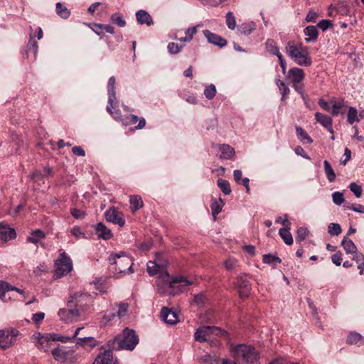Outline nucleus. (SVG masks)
Instances as JSON below:
<instances>
[{"instance_id": "338daca9", "label": "nucleus", "mask_w": 364, "mask_h": 364, "mask_svg": "<svg viewBox=\"0 0 364 364\" xmlns=\"http://www.w3.org/2000/svg\"><path fill=\"white\" fill-rule=\"evenodd\" d=\"M218 186L221 188L222 191L226 195L228 194V183L226 181L219 178L218 180Z\"/></svg>"}, {"instance_id": "ddd939ff", "label": "nucleus", "mask_w": 364, "mask_h": 364, "mask_svg": "<svg viewBox=\"0 0 364 364\" xmlns=\"http://www.w3.org/2000/svg\"><path fill=\"white\" fill-rule=\"evenodd\" d=\"M112 350L109 348L100 352L92 364H118L117 360L113 357Z\"/></svg>"}, {"instance_id": "6e6552de", "label": "nucleus", "mask_w": 364, "mask_h": 364, "mask_svg": "<svg viewBox=\"0 0 364 364\" xmlns=\"http://www.w3.org/2000/svg\"><path fill=\"white\" fill-rule=\"evenodd\" d=\"M115 77L112 76L109 77L107 83V92H108V105L107 106V112L112 115L114 118H117L118 113L114 114V105H117L116 102V92H115Z\"/></svg>"}, {"instance_id": "a19ab883", "label": "nucleus", "mask_w": 364, "mask_h": 364, "mask_svg": "<svg viewBox=\"0 0 364 364\" xmlns=\"http://www.w3.org/2000/svg\"><path fill=\"white\" fill-rule=\"evenodd\" d=\"M276 84L279 87L280 93L282 95L281 100H282V101H284L290 92L288 86L285 84L284 82L280 80L279 79H277L276 80Z\"/></svg>"}, {"instance_id": "9b49d317", "label": "nucleus", "mask_w": 364, "mask_h": 364, "mask_svg": "<svg viewBox=\"0 0 364 364\" xmlns=\"http://www.w3.org/2000/svg\"><path fill=\"white\" fill-rule=\"evenodd\" d=\"M105 217L107 222L112 223L119 227H123L125 224L123 213L114 207L109 208L107 210L105 213Z\"/></svg>"}, {"instance_id": "423d86ee", "label": "nucleus", "mask_w": 364, "mask_h": 364, "mask_svg": "<svg viewBox=\"0 0 364 364\" xmlns=\"http://www.w3.org/2000/svg\"><path fill=\"white\" fill-rule=\"evenodd\" d=\"M18 333L15 328L0 330V348L6 350L11 347L15 343Z\"/></svg>"}, {"instance_id": "f3484780", "label": "nucleus", "mask_w": 364, "mask_h": 364, "mask_svg": "<svg viewBox=\"0 0 364 364\" xmlns=\"http://www.w3.org/2000/svg\"><path fill=\"white\" fill-rule=\"evenodd\" d=\"M147 272L150 275L159 274L161 277L163 274L168 278L169 274L164 271V266L161 264L156 263L155 261H149L147 263Z\"/></svg>"}, {"instance_id": "2eb2a0df", "label": "nucleus", "mask_w": 364, "mask_h": 364, "mask_svg": "<svg viewBox=\"0 0 364 364\" xmlns=\"http://www.w3.org/2000/svg\"><path fill=\"white\" fill-rule=\"evenodd\" d=\"M73 340V338H70L69 336H58L56 334L50 335L48 336H43L41 338H38V348H43V344L45 343H48L49 341H61L62 343H68L69 341H71Z\"/></svg>"}, {"instance_id": "79ce46f5", "label": "nucleus", "mask_w": 364, "mask_h": 364, "mask_svg": "<svg viewBox=\"0 0 364 364\" xmlns=\"http://www.w3.org/2000/svg\"><path fill=\"white\" fill-rule=\"evenodd\" d=\"M265 47L267 52L272 55H276L279 52V48L273 39H267L265 43Z\"/></svg>"}, {"instance_id": "cd10ccee", "label": "nucleus", "mask_w": 364, "mask_h": 364, "mask_svg": "<svg viewBox=\"0 0 364 364\" xmlns=\"http://www.w3.org/2000/svg\"><path fill=\"white\" fill-rule=\"evenodd\" d=\"M136 20L140 24H146L151 26L153 24V20L149 14L144 10H139L136 13Z\"/></svg>"}, {"instance_id": "c03bdc74", "label": "nucleus", "mask_w": 364, "mask_h": 364, "mask_svg": "<svg viewBox=\"0 0 364 364\" xmlns=\"http://www.w3.org/2000/svg\"><path fill=\"white\" fill-rule=\"evenodd\" d=\"M348 122L349 124H353L355 122H360L358 116V111L353 107H350L348 112Z\"/></svg>"}, {"instance_id": "f257e3e1", "label": "nucleus", "mask_w": 364, "mask_h": 364, "mask_svg": "<svg viewBox=\"0 0 364 364\" xmlns=\"http://www.w3.org/2000/svg\"><path fill=\"white\" fill-rule=\"evenodd\" d=\"M138 343L139 337L135 331L127 328L114 339L109 341L107 346L109 348L116 350H132Z\"/></svg>"}, {"instance_id": "8fccbe9b", "label": "nucleus", "mask_w": 364, "mask_h": 364, "mask_svg": "<svg viewBox=\"0 0 364 364\" xmlns=\"http://www.w3.org/2000/svg\"><path fill=\"white\" fill-rule=\"evenodd\" d=\"M262 261L264 263L269 264H274L275 262L280 263L282 262L280 258L271 254L264 255Z\"/></svg>"}, {"instance_id": "473e14b6", "label": "nucleus", "mask_w": 364, "mask_h": 364, "mask_svg": "<svg viewBox=\"0 0 364 364\" xmlns=\"http://www.w3.org/2000/svg\"><path fill=\"white\" fill-rule=\"evenodd\" d=\"M130 202V208L131 210L134 213L136 210L141 208L144 205L143 200L141 199V197L138 195H133L130 196L129 199Z\"/></svg>"}, {"instance_id": "72a5a7b5", "label": "nucleus", "mask_w": 364, "mask_h": 364, "mask_svg": "<svg viewBox=\"0 0 364 364\" xmlns=\"http://www.w3.org/2000/svg\"><path fill=\"white\" fill-rule=\"evenodd\" d=\"M45 237V232L39 229H36L31 232V235L27 237V241L31 243L37 244L41 239Z\"/></svg>"}, {"instance_id": "0eeeda50", "label": "nucleus", "mask_w": 364, "mask_h": 364, "mask_svg": "<svg viewBox=\"0 0 364 364\" xmlns=\"http://www.w3.org/2000/svg\"><path fill=\"white\" fill-rule=\"evenodd\" d=\"M51 353L58 362L74 364L77 361V355L73 350H65L63 348H57L52 350Z\"/></svg>"}, {"instance_id": "39448f33", "label": "nucleus", "mask_w": 364, "mask_h": 364, "mask_svg": "<svg viewBox=\"0 0 364 364\" xmlns=\"http://www.w3.org/2000/svg\"><path fill=\"white\" fill-rule=\"evenodd\" d=\"M54 277L58 279L67 275L73 270V262L71 259L65 252L60 254V257L55 262Z\"/></svg>"}, {"instance_id": "6ab92c4d", "label": "nucleus", "mask_w": 364, "mask_h": 364, "mask_svg": "<svg viewBox=\"0 0 364 364\" xmlns=\"http://www.w3.org/2000/svg\"><path fill=\"white\" fill-rule=\"evenodd\" d=\"M169 284L171 288H177L180 291H183L186 287L192 284V282L184 277H176L170 281Z\"/></svg>"}, {"instance_id": "a878e982", "label": "nucleus", "mask_w": 364, "mask_h": 364, "mask_svg": "<svg viewBox=\"0 0 364 364\" xmlns=\"http://www.w3.org/2000/svg\"><path fill=\"white\" fill-rule=\"evenodd\" d=\"M304 33L306 36L305 41L306 43H311L315 41L318 35V30L314 26H308L304 30Z\"/></svg>"}, {"instance_id": "7c9ffc66", "label": "nucleus", "mask_w": 364, "mask_h": 364, "mask_svg": "<svg viewBox=\"0 0 364 364\" xmlns=\"http://www.w3.org/2000/svg\"><path fill=\"white\" fill-rule=\"evenodd\" d=\"M225 203L220 198H213L212 200L210 208L214 220L216 219V216L220 213L222 208L223 207Z\"/></svg>"}, {"instance_id": "5fc2aeb1", "label": "nucleus", "mask_w": 364, "mask_h": 364, "mask_svg": "<svg viewBox=\"0 0 364 364\" xmlns=\"http://www.w3.org/2000/svg\"><path fill=\"white\" fill-rule=\"evenodd\" d=\"M168 50L171 54H177L181 51L182 46H179L177 43L173 42L168 44Z\"/></svg>"}, {"instance_id": "f704fd0d", "label": "nucleus", "mask_w": 364, "mask_h": 364, "mask_svg": "<svg viewBox=\"0 0 364 364\" xmlns=\"http://www.w3.org/2000/svg\"><path fill=\"white\" fill-rule=\"evenodd\" d=\"M347 343L348 344L362 346L364 345V337L358 333L352 332L347 338Z\"/></svg>"}, {"instance_id": "13d9d810", "label": "nucleus", "mask_w": 364, "mask_h": 364, "mask_svg": "<svg viewBox=\"0 0 364 364\" xmlns=\"http://www.w3.org/2000/svg\"><path fill=\"white\" fill-rule=\"evenodd\" d=\"M331 260L332 262L335 264L336 266H340L343 260L342 253L339 251L333 254L331 256Z\"/></svg>"}, {"instance_id": "603ef678", "label": "nucleus", "mask_w": 364, "mask_h": 364, "mask_svg": "<svg viewBox=\"0 0 364 364\" xmlns=\"http://www.w3.org/2000/svg\"><path fill=\"white\" fill-rule=\"evenodd\" d=\"M333 26L331 21L328 19H323L319 21L317 24V27L321 29L323 31H326L328 28Z\"/></svg>"}, {"instance_id": "412c9836", "label": "nucleus", "mask_w": 364, "mask_h": 364, "mask_svg": "<svg viewBox=\"0 0 364 364\" xmlns=\"http://www.w3.org/2000/svg\"><path fill=\"white\" fill-rule=\"evenodd\" d=\"M95 233L99 238L103 240H109L112 237V232L110 229L107 228L103 223H99L95 228Z\"/></svg>"}, {"instance_id": "f03ea898", "label": "nucleus", "mask_w": 364, "mask_h": 364, "mask_svg": "<svg viewBox=\"0 0 364 364\" xmlns=\"http://www.w3.org/2000/svg\"><path fill=\"white\" fill-rule=\"evenodd\" d=\"M231 355L237 361H242L247 364H256L259 359V353L256 349L249 345L238 344L230 345Z\"/></svg>"}, {"instance_id": "58836bf2", "label": "nucleus", "mask_w": 364, "mask_h": 364, "mask_svg": "<svg viewBox=\"0 0 364 364\" xmlns=\"http://www.w3.org/2000/svg\"><path fill=\"white\" fill-rule=\"evenodd\" d=\"M56 13L62 18L67 19L70 16V12L68 8L60 2H58L55 5Z\"/></svg>"}, {"instance_id": "864d4df0", "label": "nucleus", "mask_w": 364, "mask_h": 364, "mask_svg": "<svg viewBox=\"0 0 364 364\" xmlns=\"http://www.w3.org/2000/svg\"><path fill=\"white\" fill-rule=\"evenodd\" d=\"M119 309L117 312L118 317L122 318L124 316L128 311V304L125 303H121L118 305Z\"/></svg>"}, {"instance_id": "f8f14e48", "label": "nucleus", "mask_w": 364, "mask_h": 364, "mask_svg": "<svg viewBox=\"0 0 364 364\" xmlns=\"http://www.w3.org/2000/svg\"><path fill=\"white\" fill-rule=\"evenodd\" d=\"M16 291L20 294L24 295L23 290L13 287L6 282H0V299L4 301H7L11 299V291Z\"/></svg>"}, {"instance_id": "69168bd1", "label": "nucleus", "mask_w": 364, "mask_h": 364, "mask_svg": "<svg viewBox=\"0 0 364 364\" xmlns=\"http://www.w3.org/2000/svg\"><path fill=\"white\" fill-rule=\"evenodd\" d=\"M71 233L77 238L79 239L81 237H85V234L81 231L80 228L75 226L71 229Z\"/></svg>"}, {"instance_id": "dca6fc26", "label": "nucleus", "mask_w": 364, "mask_h": 364, "mask_svg": "<svg viewBox=\"0 0 364 364\" xmlns=\"http://www.w3.org/2000/svg\"><path fill=\"white\" fill-rule=\"evenodd\" d=\"M16 233L14 229L0 223V242H6L16 238Z\"/></svg>"}, {"instance_id": "680f3d73", "label": "nucleus", "mask_w": 364, "mask_h": 364, "mask_svg": "<svg viewBox=\"0 0 364 364\" xmlns=\"http://www.w3.org/2000/svg\"><path fill=\"white\" fill-rule=\"evenodd\" d=\"M45 318V314L43 312H38L33 315L32 320L35 323H41Z\"/></svg>"}, {"instance_id": "49530a36", "label": "nucleus", "mask_w": 364, "mask_h": 364, "mask_svg": "<svg viewBox=\"0 0 364 364\" xmlns=\"http://www.w3.org/2000/svg\"><path fill=\"white\" fill-rule=\"evenodd\" d=\"M309 235V230L306 228L301 227L296 231V241L301 242L304 240Z\"/></svg>"}, {"instance_id": "ea45409f", "label": "nucleus", "mask_w": 364, "mask_h": 364, "mask_svg": "<svg viewBox=\"0 0 364 364\" xmlns=\"http://www.w3.org/2000/svg\"><path fill=\"white\" fill-rule=\"evenodd\" d=\"M38 46L37 41L31 35L30 36V39L28 41L27 46H26V53H27V55L29 53H32L34 55V56L36 57V54H37V52H38Z\"/></svg>"}, {"instance_id": "bf43d9fd", "label": "nucleus", "mask_w": 364, "mask_h": 364, "mask_svg": "<svg viewBox=\"0 0 364 364\" xmlns=\"http://www.w3.org/2000/svg\"><path fill=\"white\" fill-rule=\"evenodd\" d=\"M198 26H199V25L188 28L186 31V39L185 40H189L191 41L193 39L194 34L196 33L197 28Z\"/></svg>"}, {"instance_id": "e433bc0d", "label": "nucleus", "mask_w": 364, "mask_h": 364, "mask_svg": "<svg viewBox=\"0 0 364 364\" xmlns=\"http://www.w3.org/2000/svg\"><path fill=\"white\" fill-rule=\"evenodd\" d=\"M296 132L299 140L304 144H311L313 142L312 139L301 127H296Z\"/></svg>"}, {"instance_id": "b1692460", "label": "nucleus", "mask_w": 364, "mask_h": 364, "mask_svg": "<svg viewBox=\"0 0 364 364\" xmlns=\"http://www.w3.org/2000/svg\"><path fill=\"white\" fill-rule=\"evenodd\" d=\"M255 28L256 25L253 21L244 23L237 28L236 33L239 36H247L250 35L252 31H254L255 30Z\"/></svg>"}, {"instance_id": "6e6d98bb", "label": "nucleus", "mask_w": 364, "mask_h": 364, "mask_svg": "<svg viewBox=\"0 0 364 364\" xmlns=\"http://www.w3.org/2000/svg\"><path fill=\"white\" fill-rule=\"evenodd\" d=\"M71 215L76 219H82L85 216V213L77 208H72L70 210Z\"/></svg>"}, {"instance_id": "393cba45", "label": "nucleus", "mask_w": 364, "mask_h": 364, "mask_svg": "<svg viewBox=\"0 0 364 364\" xmlns=\"http://www.w3.org/2000/svg\"><path fill=\"white\" fill-rule=\"evenodd\" d=\"M89 295L83 292H75L72 294L68 301V306L73 308L77 305V303L83 301L85 299L88 298Z\"/></svg>"}, {"instance_id": "4be33fe9", "label": "nucleus", "mask_w": 364, "mask_h": 364, "mask_svg": "<svg viewBox=\"0 0 364 364\" xmlns=\"http://www.w3.org/2000/svg\"><path fill=\"white\" fill-rule=\"evenodd\" d=\"M58 315L60 318L66 322H68L74 317L79 316V311L77 309L70 308L68 309H61L58 311Z\"/></svg>"}, {"instance_id": "37998d69", "label": "nucleus", "mask_w": 364, "mask_h": 364, "mask_svg": "<svg viewBox=\"0 0 364 364\" xmlns=\"http://www.w3.org/2000/svg\"><path fill=\"white\" fill-rule=\"evenodd\" d=\"M110 20L119 27H124L126 26V21L123 18L122 15L119 13L113 14L110 17Z\"/></svg>"}, {"instance_id": "e2e57ef3", "label": "nucleus", "mask_w": 364, "mask_h": 364, "mask_svg": "<svg viewBox=\"0 0 364 364\" xmlns=\"http://www.w3.org/2000/svg\"><path fill=\"white\" fill-rule=\"evenodd\" d=\"M72 152L74 155L78 156H85V152L84 149L80 146H75L72 149Z\"/></svg>"}, {"instance_id": "0e129e2a", "label": "nucleus", "mask_w": 364, "mask_h": 364, "mask_svg": "<svg viewBox=\"0 0 364 364\" xmlns=\"http://www.w3.org/2000/svg\"><path fill=\"white\" fill-rule=\"evenodd\" d=\"M95 27L99 28L100 29L105 30L107 33H109L111 34L114 33V27L110 25H106V24H95Z\"/></svg>"}, {"instance_id": "20e7f679", "label": "nucleus", "mask_w": 364, "mask_h": 364, "mask_svg": "<svg viewBox=\"0 0 364 364\" xmlns=\"http://www.w3.org/2000/svg\"><path fill=\"white\" fill-rule=\"evenodd\" d=\"M109 260L112 264L115 266V271L119 273H132V259L129 256L122 255H112L109 257Z\"/></svg>"}, {"instance_id": "052dcab7", "label": "nucleus", "mask_w": 364, "mask_h": 364, "mask_svg": "<svg viewBox=\"0 0 364 364\" xmlns=\"http://www.w3.org/2000/svg\"><path fill=\"white\" fill-rule=\"evenodd\" d=\"M318 17V13L314 11L313 10H310L306 16V22H316L317 18Z\"/></svg>"}, {"instance_id": "aec40b11", "label": "nucleus", "mask_w": 364, "mask_h": 364, "mask_svg": "<svg viewBox=\"0 0 364 364\" xmlns=\"http://www.w3.org/2000/svg\"><path fill=\"white\" fill-rule=\"evenodd\" d=\"M315 119L317 122L326 128L331 134L333 133V129L332 128L333 120L331 117L321 112H316L315 114Z\"/></svg>"}, {"instance_id": "7ed1b4c3", "label": "nucleus", "mask_w": 364, "mask_h": 364, "mask_svg": "<svg viewBox=\"0 0 364 364\" xmlns=\"http://www.w3.org/2000/svg\"><path fill=\"white\" fill-rule=\"evenodd\" d=\"M287 55L300 66H310L312 63L311 58L301 43L294 44L288 43L285 47Z\"/></svg>"}, {"instance_id": "de8ad7c7", "label": "nucleus", "mask_w": 364, "mask_h": 364, "mask_svg": "<svg viewBox=\"0 0 364 364\" xmlns=\"http://www.w3.org/2000/svg\"><path fill=\"white\" fill-rule=\"evenodd\" d=\"M349 189L351 192L353 193V194L355 196L356 198H360L363 193V189L361 186L357 184L355 182H352L349 185Z\"/></svg>"}, {"instance_id": "4c0bfd02", "label": "nucleus", "mask_w": 364, "mask_h": 364, "mask_svg": "<svg viewBox=\"0 0 364 364\" xmlns=\"http://www.w3.org/2000/svg\"><path fill=\"white\" fill-rule=\"evenodd\" d=\"M324 172L328 181L333 182L336 179V173L331 165V164L325 160L323 161Z\"/></svg>"}, {"instance_id": "09e8293b", "label": "nucleus", "mask_w": 364, "mask_h": 364, "mask_svg": "<svg viewBox=\"0 0 364 364\" xmlns=\"http://www.w3.org/2000/svg\"><path fill=\"white\" fill-rule=\"evenodd\" d=\"M216 94V88L215 86L213 84L207 86L204 90V95L206 98L208 100H212L214 98Z\"/></svg>"}, {"instance_id": "4d7b16f0", "label": "nucleus", "mask_w": 364, "mask_h": 364, "mask_svg": "<svg viewBox=\"0 0 364 364\" xmlns=\"http://www.w3.org/2000/svg\"><path fill=\"white\" fill-rule=\"evenodd\" d=\"M343 101H341V102L334 101L333 104L332 105V108H333L332 112H331L333 116L338 114L339 111L343 107Z\"/></svg>"}, {"instance_id": "4468645a", "label": "nucleus", "mask_w": 364, "mask_h": 364, "mask_svg": "<svg viewBox=\"0 0 364 364\" xmlns=\"http://www.w3.org/2000/svg\"><path fill=\"white\" fill-rule=\"evenodd\" d=\"M161 320L165 323L174 325L178 322V317L177 314L171 309L164 307L161 311Z\"/></svg>"}, {"instance_id": "c9c22d12", "label": "nucleus", "mask_w": 364, "mask_h": 364, "mask_svg": "<svg viewBox=\"0 0 364 364\" xmlns=\"http://www.w3.org/2000/svg\"><path fill=\"white\" fill-rule=\"evenodd\" d=\"M290 227L288 228H281L279 231L280 237L282 238L284 242L288 245H290L293 243V237L289 232Z\"/></svg>"}, {"instance_id": "3c124183", "label": "nucleus", "mask_w": 364, "mask_h": 364, "mask_svg": "<svg viewBox=\"0 0 364 364\" xmlns=\"http://www.w3.org/2000/svg\"><path fill=\"white\" fill-rule=\"evenodd\" d=\"M332 199L333 202L337 205H341L345 201L343 193L339 191L333 193Z\"/></svg>"}, {"instance_id": "a18cd8bd", "label": "nucleus", "mask_w": 364, "mask_h": 364, "mask_svg": "<svg viewBox=\"0 0 364 364\" xmlns=\"http://www.w3.org/2000/svg\"><path fill=\"white\" fill-rule=\"evenodd\" d=\"M341 227L338 223H331L328 227V232L331 235H338L341 233Z\"/></svg>"}, {"instance_id": "c756f323", "label": "nucleus", "mask_w": 364, "mask_h": 364, "mask_svg": "<svg viewBox=\"0 0 364 364\" xmlns=\"http://www.w3.org/2000/svg\"><path fill=\"white\" fill-rule=\"evenodd\" d=\"M76 343L83 348L89 347L90 348H93L99 344L94 337L78 338Z\"/></svg>"}, {"instance_id": "2f4dec72", "label": "nucleus", "mask_w": 364, "mask_h": 364, "mask_svg": "<svg viewBox=\"0 0 364 364\" xmlns=\"http://www.w3.org/2000/svg\"><path fill=\"white\" fill-rule=\"evenodd\" d=\"M341 246L347 254H353L357 251V247L355 243L347 236H345L341 242Z\"/></svg>"}, {"instance_id": "bb28decb", "label": "nucleus", "mask_w": 364, "mask_h": 364, "mask_svg": "<svg viewBox=\"0 0 364 364\" xmlns=\"http://www.w3.org/2000/svg\"><path fill=\"white\" fill-rule=\"evenodd\" d=\"M200 362L202 364H228L227 359H223L221 362L217 356H213L208 353L201 356L200 358Z\"/></svg>"}, {"instance_id": "a211bd4d", "label": "nucleus", "mask_w": 364, "mask_h": 364, "mask_svg": "<svg viewBox=\"0 0 364 364\" xmlns=\"http://www.w3.org/2000/svg\"><path fill=\"white\" fill-rule=\"evenodd\" d=\"M204 36L208 41L214 45L220 47H223L226 45L227 41L225 39L221 38L220 36L210 32L209 30L203 31Z\"/></svg>"}, {"instance_id": "c85d7f7f", "label": "nucleus", "mask_w": 364, "mask_h": 364, "mask_svg": "<svg viewBox=\"0 0 364 364\" xmlns=\"http://www.w3.org/2000/svg\"><path fill=\"white\" fill-rule=\"evenodd\" d=\"M210 332V327L203 326L196 330L194 334L195 340L198 342H204L208 340V337Z\"/></svg>"}, {"instance_id": "9d476101", "label": "nucleus", "mask_w": 364, "mask_h": 364, "mask_svg": "<svg viewBox=\"0 0 364 364\" xmlns=\"http://www.w3.org/2000/svg\"><path fill=\"white\" fill-rule=\"evenodd\" d=\"M116 113H118V116L117 118H114V119L117 121H121L124 126H129L131 124H136L138 121V124L135 127L136 129H143L146 125V120L144 117L139 118L137 116L134 114H129L124 118H122L120 112L119 110L114 111V114H116Z\"/></svg>"}, {"instance_id": "5701e85b", "label": "nucleus", "mask_w": 364, "mask_h": 364, "mask_svg": "<svg viewBox=\"0 0 364 364\" xmlns=\"http://www.w3.org/2000/svg\"><path fill=\"white\" fill-rule=\"evenodd\" d=\"M304 76V70L299 68H291L287 73V77L291 78L292 82H301Z\"/></svg>"}, {"instance_id": "1a4fd4ad", "label": "nucleus", "mask_w": 364, "mask_h": 364, "mask_svg": "<svg viewBox=\"0 0 364 364\" xmlns=\"http://www.w3.org/2000/svg\"><path fill=\"white\" fill-rule=\"evenodd\" d=\"M250 279V277L246 274H240L236 279L235 285L241 298H247L250 293L251 284Z\"/></svg>"}, {"instance_id": "774afa93", "label": "nucleus", "mask_w": 364, "mask_h": 364, "mask_svg": "<svg viewBox=\"0 0 364 364\" xmlns=\"http://www.w3.org/2000/svg\"><path fill=\"white\" fill-rule=\"evenodd\" d=\"M152 246V242L151 240H146L141 244L139 245L138 247L139 249L143 250V251H149Z\"/></svg>"}]
</instances>
